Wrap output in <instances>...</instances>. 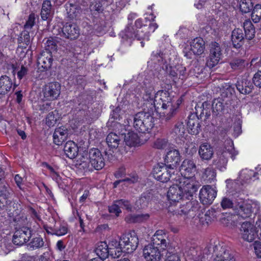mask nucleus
Masks as SVG:
<instances>
[{
  "label": "nucleus",
  "instance_id": "f257e3e1",
  "mask_svg": "<svg viewBox=\"0 0 261 261\" xmlns=\"http://www.w3.org/2000/svg\"><path fill=\"white\" fill-rule=\"evenodd\" d=\"M143 98L145 100L150 102L156 110L161 109L163 111L162 118L166 121L175 115L181 103L180 98H175L168 91L160 90L155 93L152 88L146 91Z\"/></svg>",
  "mask_w": 261,
  "mask_h": 261
},
{
  "label": "nucleus",
  "instance_id": "f03ea898",
  "mask_svg": "<svg viewBox=\"0 0 261 261\" xmlns=\"http://www.w3.org/2000/svg\"><path fill=\"white\" fill-rule=\"evenodd\" d=\"M151 244L145 246L143 256L147 261H160L170 247L169 241L164 231L158 230L151 238Z\"/></svg>",
  "mask_w": 261,
  "mask_h": 261
},
{
  "label": "nucleus",
  "instance_id": "7ed1b4c3",
  "mask_svg": "<svg viewBox=\"0 0 261 261\" xmlns=\"http://www.w3.org/2000/svg\"><path fill=\"white\" fill-rule=\"evenodd\" d=\"M234 206V211L243 218L250 217L255 210L259 208L257 202L250 199H237Z\"/></svg>",
  "mask_w": 261,
  "mask_h": 261
},
{
  "label": "nucleus",
  "instance_id": "20e7f679",
  "mask_svg": "<svg viewBox=\"0 0 261 261\" xmlns=\"http://www.w3.org/2000/svg\"><path fill=\"white\" fill-rule=\"evenodd\" d=\"M134 126L140 133H150L154 126L153 117L148 113H138L134 117Z\"/></svg>",
  "mask_w": 261,
  "mask_h": 261
},
{
  "label": "nucleus",
  "instance_id": "39448f33",
  "mask_svg": "<svg viewBox=\"0 0 261 261\" xmlns=\"http://www.w3.org/2000/svg\"><path fill=\"white\" fill-rule=\"evenodd\" d=\"M177 180L178 186L185 195V198L188 199L193 196L200 186L199 182L195 177H181Z\"/></svg>",
  "mask_w": 261,
  "mask_h": 261
},
{
  "label": "nucleus",
  "instance_id": "423d86ee",
  "mask_svg": "<svg viewBox=\"0 0 261 261\" xmlns=\"http://www.w3.org/2000/svg\"><path fill=\"white\" fill-rule=\"evenodd\" d=\"M238 154V151L235 150L232 140L227 139L224 142V149L220 150L218 152V163L219 165L225 168L227 163L228 155H231V158L233 160Z\"/></svg>",
  "mask_w": 261,
  "mask_h": 261
},
{
  "label": "nucleus",
  "instance_id": "0eeeda50",
  "mask_svg": "<svg viewBox=\"0 0 261 261\" xmlns=\"http://www.w3.org/2000/svg\"><path fill=\"white\" fill-rule=\"evenodd\" d=\"M190 45V48L186 46L183 49L184 56L188 59H192L193 55L200 56L205 51V42L201 37H196L192 40Z\"/></svg>",
  "mask_w": 261,
  "mask_h": 261
},
{
  "label": "nucleus",
  "instance_id": "6e6552de",
  "mask_svg": "<svg viewBox=\"0 0 261 261\" xmlns=\"http://www.w3.org/2000/svg\"><path fill=\"white\" fill-rule=\"evenodd\" d=\"M210 55L206 61V65L213 68L217 65L222 55V49L219 43L213 41L209 44Z\"/></svg>",
  "mask_w": 261,
  "mask_h": 261
},
{
  "label": "nucleus",
  "instance_id": "1a4fd4ad",
  "mask_svg": "<svg viewBox=\"0 0 261 261\" xmlns=\"http://www.w3.org/2000/svg\"><path fill=\"white\" fill-rule=\"evenodd\" d=\"M214 252L213 261H234L233 254L223 243L215 245Z\"/></svg>",
  "mask_w": 261,
  "mask_h": 261
},
{
  "label": "nucleus",
  "instance_id": "9d476101",
  "mask_svg": "<svg viewBox=\"0 0 261 261\" xmlns=\"http://www.w3.org/2000/svg\"><path fill=\"white\" fill-rule=\"evenodd\" d=\"M32 232L31 228L26 226L16 229L13 236V243L18 246L23 245L30 240Z\"/></svg>",
  "mask_w": 261,
  "mask_h": 261
},
{
  "label": "nucleus",
  "instance_id": "9b49d317",
  "mask_svg": "<svg viewBox=\"0 0 261 261\" xmlns=\"http://www.w3.org/2000/svg\"><path fill=\"white\" fill-rule=\"evenodd\" d=\"M43 93L44 98L47 100L57 99L61 93V85L58 82H50L45 85Z\"/></svg>",
  "mask_w": 261,
  "mask_h": 261
},
{
  "label": "nucleus",
  "instance_id": "f8f14e48",
  "mask_svg": "<svg viewBox=\"0 0 261 261\" xmlns=\"http://www.w3.org/2000/svg\"><path fill=\"white\" fill-rule=\"evenodd\" d=\"M257 231L254 224L248 221L243 222L240 228V234L242 238L250 242L253 241L258 236Z\"/></svg>",
  "mask_w": 261,
  "mask_h": 261
},
{
  "label": "nucleus",
  "instance_id": "ddd939ff",
  "mask_svg": "<svg viewBox=\"0 0 261 261\" xmlns=\"http://www.w3.org/2000/svg\"><path fill=\"white\" fill-rule=\"evenodd\" d=\"M89 162L93 169L99 170L105 165V160L100 151L97 148H92L89 152Z\"/></svg>",
  "mask_w": 261,
  "mask_h": 261
},
{
  "label": "nucleus",
  "instance_id": "4468645a",
  "mask_svg": "<svg viewBox=\"0 0 261 261\" xmlns=\"http://www.w3.org/2000/svg\"><path fill=\"white\" fill-rule=\"evenodd\" d=\"M60 34L61 37L66 39L75 40L79 37L80 30L76 24L66 22L61 29V33Z\"/></svg>",
  "mask_w": 261,
  "mask_h": 261
},
{
  "label": "nucleus",
  "instance_id": "2eb2a0df",
  "mask_svg": "<svg viewBox=\"0 0 261 261\" xmlns=\"http://www.w3.org/2000/svg\"><path fill=\"white\" fill-rule=\"evenodd\" d=\"M216 195V190L209 185L204 186L199 192L200 200L204 205L212 204Z\"/></svg>",
  "mask_w": 261,
  "mask_h": 261
},
{
  "label": "nucleus",
  "instance_id": "dca6fc26",
  "mask_svg": "<svg viewBox=\"0 0 261 261\" xmlns=\"http://www.w3.org/2000/svg\"><path fill=\"white\" fill-rule=\"evenodd\" d=\"M196 165L193 161L186 159L180 166V172L182 177H194L193 173L196 170Z\"/></svg>",
  "mask_w": 261,
  "mask_h": 261
},
{
  "label": "nucleus",
  "instance_id": "f3484780",
  "mask_svg": "<svg viewBox=\"0 0 261 261\" xmlns=\"http://www.w3.org/2000/svg\"><path fill=\"white\" fill-rule=\"evenodd\" d=\"M53 62V56L49 51H43L37 59L39 68H42L44 70L50 68Z\"/></svg>",
  "mask_w": 261,
  "mask_h": 261
},
{
  "label": "nucleus",
  "instance_id": "a211bd4d",
  "mask_svg": "<svg viewBox=\"0 0 261 261\" xmlns=\"http://www.w3.org/2000/svg\"><path fill=\"white\" fill-rule=\"evenodd\" d=\"M195 207L193 206L192 203L191 202H187L186 204L183 205L178 209L173 210L172 207H169V211L173 213V214L179 215H187V218L193 217L195 216Z\"/></svg>",
  "mask_w": 261,
  "mask_h": 261
},
{
  "label": "nucleus",
  "instance_id": "6ab92c4d",
  "mask_svg": "<svg viewBox=\"0 0 261 261\" xmlns=\"http://www.w3.org/2000/svg\"><path fill=\"white\" fill-rule=\"evenodd\" d=\"M169 200L172 202H178L184 197H185L183 191L181 190L178 184L171 186L167 193Z\"/></svg>",
  "mask_w": 261,
  "mask_h": 261
},
{
  "label": "nucleus",
  "instance_id": "aec40b11",
  "mask_svg": "<svg viewBox=\"0 0 261 261\" xmlns=\"http://www.w3.org/2000/svg\"><path fill=\"white\" fill-rule=\"evenodd\" d=\"M180 160L179 152L175 149L169 150L166 156L165 162L166 165L175 168Z\"/></svg>",
  "mask_w": 261,
  "mask_h": 261
},
{
  "label": "nucleus",
  "instance_id": "412c9836",
  "mask_svg": "<svg viewBox=\"0 0 261 261\" xmlns=\"http://www.w3.org/2000/svg\"><path fill=\"white\" fill-rule=\"evenodd\" d=\"M158 25L155 22H150L147 27L146 25L143 27L142 30H137L135 35L138 40H149V33L154 32L158 28Z\"/></svg>",
  "mask_w": 261,
  "mask_h": 261
},
{
  "label": "nucleus",
  "instance_id": "4be33fe9",
  "mask_svg": "<svg viewBox=\"0 0 261 261\" xmlns=\"http://www.w3.org/2000/svg\"><path fill=\"white\" fill-rule=\"evenodd\" d=\"M0 210L14 211L18 210V204L16 201L11 199V196H0Z\"/></svg>",
  "mask_w": 261,
  "mask_h": 261
},
{
  "label": "nucleus",
  "instance_id": "5701e85b",
  "mask_svg": "<svg viewBox=\"0 0 261 261\" xmlns=\"http://www.w3.org/2000/svg\"><path fill=\"white\" fill-rule=\"evenodd\" d=\"M200 126L199 118L197 116L195 115H191L189 117L187 127L190 134L192 135L198 134L200 132Z\"/></svg>",
  "mask_w": 261,
  "mask_h": 261
},
{
  "label": "nucleus",
  "instance_id": "b1692460",
  "mask_svg": "<svg viewBox=\"0 0 261 261\" xmlns=\"http://www.w3.org/2000/svg\"><path fill=\"white\" fill-rule=\"evenodd\" d=\"M67 136L68 130L64 126L57 128L53 135L54 142L57 145H60L66 140Z\"/></svg>",
  "mask_w": 261,
  "mask_h": 261
},
{
  "label": "nucleus",
  "instance_id": "393cba45",
  "mask_svg": "<svg viewBox=\"0 0 261 261\" xmlns=\"http://www.w3.org/2000/svg\"><path fill=\"white\" fill-rule=\"evenodd\" d=\"M198 153L202 160H209L214 154V150L210 144L203 143L200 145Z\"/></svg>",
  "mask_w": 261,
  "mask_h": 261
},
{
  "label": "nucleus",
  "instance_id": "a878e982",
  "mask_svg": "<svg viewBox=\"0 0 261 261\" xmlns=\"http://www.w3.org/2000/svg\"><path fill=\"white\" fill-rule=\"evenodd\" d=\"M13 85L10 77L7 75H2L0 77V95H5L11 91Z\"/></svg>",
  "mask_w": 261,
  "mask_h": 261
},
{
  "label": "nucleus",
  "instance_id": "bb28decb",
  "mask_svg": "<svg viewBox=\"0 0 261 261\" xmlns=\"http://www.w3.org/2000/svg\"><path fill=\"white\" fill-rule=\"evenodd\" d=\"M175 172V168L166 165V166H164L161 174L158 175L156 179L162 182H166L174 175Z\"/></svg>",
  "mask_w": 261,
  "mask_h": 261
},
{
  "label": "nucleus",
  "instance_id": "cd10ccee",
  "mask_svg": "<svg viewBox=\"0 0 261 261\" xmlns=\"http://www.w3.org/2000/svg\"><path fill=\"white\" fill-rule=\"evenodd\" d=\"M51 2L49 0L44 1L41 11V17L43 20H50L53 14Z\"/></svg>",
  "mask_w": 261,
  "mask_h": 261
},
{
  "label": "nucleus",
  "instance_id": "c85d7f7f",
  "mask_svg": "<svg viewBox=\"0 0 261 261\" xmlns=\"http://www.w3.org/2000/svg\"><path fill=\"white\" fill-rule=\"evenodd\" d=\"M78 147L76 144L72 141H67L64 145V151L69 159H73L78 154Z\"/></svg>",
  "mask_w": 261,
  "mask_h": 261
},
{
  "label": "nucleus",
  "instance_id": "c756f323",
  "mask_svg": "<svg viewBox=\"0 0 261 261\" xmlns=\"http://www.w3.org/2000/svg\"><path fill=\"white\" fill-rule=\"evenodd\" d=\"M211 105L205 101L202 103L201 106H196L195 107V113L196 116H199L201 119L204 118V119H207L211 115Z\"/></svg>",
  "mask_w": 261,
  "mask_h": 261
},
{
  "label": "nucleus",
  "instance_id": "7c9ffc66",
  "mask_svg": "<svg viewBox=\"0 0 261 261\" xmlns=\"http://www.w3.org/2000/svg\"><path fill=\"white\" fill-rule=\"evenodd\" d=\"M216 173L212 167H208L202 171L201 178L206 183H212L216 180Z\"/></svg>",
  "mask_w": 261,
  "mask_h": 261
},
{
  "label": "nucleus",
  "instance_id": "2f4dec72",
  "mask_svg": "<svg viewBox=\"0 0 261 261\" xmlns=\"http://www.w3.org/2000/svg\"><path fill=\"white\" fill-rule=\"evenodd\" d=\"M244 38L243 31L241 29H234L231 34V40L233 47L236 48H240Z\"/></svg>",
  "mask_w": 261,
  "mask_h": 261
},
{
  "label": "nucleus",
  "instance_id": "473e14b6",
  "mask_svg": "<svg viewBox=\"0 0 261 261\" xmlns=\"http://www.w3.org/2000/svg\"><path fill=\"white\" fill-rule=\"evenodd\" d=\"M65 6L68 18L73 19L79 17L81 13L80 6L72 4H67Z\"/></svg>",
  "mask_w": 261,
  "mask_h": 261
},
{
  "label": "nucleus",
  "instance_id": "72a5a7b5",
  "mask_svg": "<svg viewBox=\"0 0 261 261\" xmlns=\"http://www.w3.org/2000/svg\"><path fill=\"white\" fill-rule=\"evenodd\" d=\"M109 246L106 242H102L96 248L95 251L101 260L109 256Z\"/></svg>",
  "mask_w": 261,
  "mask_h": 261
},
{
  "label": "nucleus",
  "instance_id": "f704fd0d",
  "mask_svg": "<svg viewBox=\"0 0 261 261\" xmlns=\"http://www.w3.org/2000/svg\"><path fill=\"white\" fill-rule=\"evenodd\" d=\"M224 109V100L222 98H218L213 100L212 104V109L214 115L217 116L220 114Z\"/></svg>",
  "mask_w": 261,
  "mask_h": 261
},
{
  "label": "nucleus",
  "instance_id": "c9c22d12",
  "mask_svg": "<svg viewBox=\"0 0 261 261\" xmlns=\"http://www.w3.org/2000/svg\"><path fill=\"white\" fill-rule=\"evenodd\" d=\"M243 27L246 38L248 40L253 38L255 36V30L251 21L249 19L246 20L243 23Z\"/></svg>",
  "mask_w": 261,
  "mask_h": 261
},
{
  "label": "nucleus",
  "instance_id": "e433bc0d",
  "mask_svg": "<svg viewBox=\"0 0 261 261\" xmlns=\"http://www.w3.org/2000/svg\"><path fill=\"white\" fill-rule=\"evenodd\" d=\"M257 173L248 169H243L239 173L238 180L243 184L247 182L251 178L252 176L255 177Z\"/></svg>",
  "mask_w": 261,
  "mask_h": 261
},
{
  "label": "nucleus",
  "instance_id": "4c0bfd02",
  "mask_svg": "<svg viewBox=\"0 0 261 261\" xmlns=\"http://www.w3.org/2000/svg\"><path fill=\"white\" fill-rule=\"evenodd\" d=\"M120 141V137L114 133H110L106 138L107 143L108 146L111 148H117Z\"/></svg>",
  "mask_w": 261,
  "mask_h": 261
},
{
  "label": "nucleus",
  "instance_id": "58836bf2",
  "mask_svg": "<svg viewBox=\"0 0 261 261\" xmlns=\"http://www.w3.org/2000/svg\"><path fill=\"white\" fill-rule=\"evenodd\" d=\"M172 133L174 134L175 136L183 141V139L185 138L186 134V129L184 123L181 122H177L174 126Z\"/></svg>",
  "mask_w": 261,
  "mask_h": 261
},
{
  "label": "nucleus",
  "instance_id": "ea45409f",
  "mask_svg": "<svg viewBox=\"0 0 261 261\" xmlns=\"http://www.w3.org/2000/svg\"><path fill=\"white\" fill-rule=\"evenodd\" d=\"M170 74L173 77H177L182 79L186 74V68L181 65H178L175 67H171Z\"/></svg>",
  "mask_w": 261,
  "mask_h": 261
},
{
  "label": "nucleus",
  "instance_id": "a19ab883",
  "mask_svg": "<svg viewBox=\"0 0 261 261\" xmlns=\"http://www.w3.org/2000/svg\"><path fill=\"white\" fill-rule=\"evenodd\" d=\"M151 200V195L149 193H144L136 202V205L138 208L146 207Z\"/></svg>",
  "mask_w": 261,
  "mask_h": 261
},
{
  "label": "nucleus",
  "instance_id": "79ce46f5",
  "mask_svg": "<svg viewBox=\"0 0 261 261\" xmlns=\"http://www.w3.org/2000/svg\"><path fill=\"white\" fill-rule=\"evenodd\" d=\"M45 51H49L50 54L53 51H56L57 49V40L53 37H49L45 43Z\"/></svg>",
  "mask_w": 261,
  "mask_h": 261
},
{
  "label": "nucleus",
  "instance_id": "37998d69",
  "mask_svg": "<svg viewBox=\"0 0 261 261\" xmlns=\"http://www.w3.org/2000/svg\"><path fill=\"white\" fill-rule=\"evenodd\" d=\"M44 242L43 239L40 236H37L33 238L31 240L29 246L30 248L33 249H39L44 246Z\"/></svg>",
  "mask_w": 261,
  "mask_h": 261
},
{
  "label": "nucleus",
  "instance_id": "c03bdc74",
  "mask_svg": "<svg viewBox=\"0 0 261 261\" xmlns=\"http://www.w3.org/2000/svg\"><path fill=\"white\" fill-rule=\"evenodd\" d=\"M169 145L168 140L165 138H158L153 143L152 146L153 148L158 149H164Z\"/></svg>",
  "mask_w": 261,
  "mask_h": 261
},
{
  "label": "nucleus",
  "instance_id": "a18cd8bd",
  "mask_svg": "<svg viewBox=\"0 0 261 261\" xmlns=\"http://www.w3.org/2000/svg\"><path fill=\"white\" fill-rule=\"evenodd\" d=\"M12 191L6 180L0 182V196H11Z\"/></svg>",
  "mask_w": 261,
  "mask_h": 261
},
{
  "label": "nucleus",
  "instance_id": "49530a36",
  "mask_svg": "<svg viewBox=\"0 0 261 261\" xmlns=\"http://www.w3.org/2000/svg\"><path fill=\"white\" fill-rule=\"evenodd\" d=\"M76 165L80 169H83L85 171H92L93 168L90 165L89 159H86L83 157L80 161H77Z\"/></svg>",
  "mask_w": 261,
  "mask_h": 261
},
{
  "label": "nucleus",
  "instance_id": "de8ad7c7",
  "mask_svg": "<svg viewBox=\"0 0 261 261\" xmlns=\"http://www.w3.org/2000/svg\"><path fill=\"white\" fill-rule=\"evenodd\" d=\"M191 255L189 256L190 261H203L205 256L201 250L198 251L194 249L191 251Z\"/></svg>",
  "mask_w": 261,
  "mask_h": 261
},
{
  "label": "nucleus",
  "instance_id": "09e8293b",
  "mask_svg": "<svg viewBox=\"0 0 261 261\" xmlns=\"http://www.w3.org/2000/svg\"><path fill=\"white\" fill-rule=\"evenodd\" d=\"M251 19L255 23L258 22L261 19V5L257 4L254 7L252 14Z\"/></svg>",
  "mask_w": 261,
  "mask_h": 261
},
{
  "label": "nucleus",
  "instance_id": "8fccbe9b",
  "mask_svg": "<svg viewBox=\"0 0 261 261\" xmlns=\"http://www.w3.org/2000/svg\"><path fill=\"white\" fill-rule=\"evenodd\" d=\"M253 4L251 0H241L240 3V10L244 13H248L252 10Z\"/></svg>",
  "mask_w": 261,
  "mask_h": 261
},
{
  "label": "nucleus",
  "instance_id": "3c124183",
  "mask_svg": "<svg viewBox=\"0 0 261 261\" xmlns=\"http://www.w3.org/2000/svg\"><path fill=\"white\" fill-rule=\"evenodd\" d=\"M5 66L8 70H11V72L13 75L16 74V70L18 67L17 61L15 59H10L6 61Z\"/></svg>",
  "mask_w": 261,
  "mask_h": 261
},
{
  "label": "nucleus",
  "instance_id": "603ef678",
  "mask_svg": "<svg viewBox=\"0 0 261 261\" xmlns=\"http://www.w3.org/2000/svg\"><path fill=\"white\" fill-rule=\"evenodd\" d=\"M55 113L57 114L56 111L49 112L46 117V124L49 127L54 126L57 122V118L55 116Z\"/></svg>",
  "mask_w": 261,
  "mask_h": 261
},
{
  "label": "nucleus",
  "instance_id": "864d4df0",
  "mask_svg": "<svg viewBox=\"0 0 261 261\" xmlns=\"http://www.w3.org/2000/svg\"><path fill=\"white\" fill-rule=\"evenodd\" d=\"M142 135L139 136L135 133H132V147L140 146L145 143V141L142 140L141 137Z\"/></svg>",
  "mask_w": 261,
  "mask_h": 261
},
{
  "label": "nucleus",
  "instance_id": "5fc2aeb1",
  "mask_svg": "<svg viewBox=\"0 0 261 261\" xmlns=\"http://www.w3.org/2000/svg\"><path fill=\"white\" fill-rule=\"evenodd\" d=\"M54 226L56 236H62L67 233L68 228L66 226L61 224L58 225L57 224H55Z\"/></svg>",
  "mask_w": 261,
  "mask_h": 261
},
{
  "label": "nucleus",
  "instance_id": "6e6d98bb",
  "mask_svg": "<svg viewBox=\"0 0 261 261\" xmlns=\"http://www.w3.org/2000/svg\"><path fill=\"white\" fill-rule=\"evenodd\" d=\"M122 247L117 248L109 247V256H110L113 258H117L119 257L123 252Z\"/></svg>",
  "mask_w": 261,
  "mask_h": 261
},
{
  "label": "nucleus",
  "instance_id": "4d7b16f0",
  "mask_svg": "<svg viewBox=\"0 0 261 261\" xmlns=\"http://www.w3.org/2000/svg\"><path fill=\"white\" fill-rule=\"evenodd\" d=\"M18 41L19 43H23L26 45H28L30 42V36L29 33L27 31L22 32L20 36L18 38Z\"/></svg>",
  "mask_w": 261,
  "mask_h": 261
},
{
  "label": "nucleus",
  "instance_id": "13d9d810",
  "mask_svg": "<svg viewBox=\"0 0 261 261\" xmlns=\"http://www.w3.org/2000/svg\"><path fill=\"white\" fill-rule=\"evenodd\" d=\"M231 68L234 70L241 69L245 67V61L243 59H238L234 60L230 63Z\"/></svg>",
  "mask_w": 261,
  "mask_h": 261
},
{
  "label": "nucleus",
  "instance_id": "bf43d9fd",
  "mask_svg": "<svg viewBox=\"0 0 261 261\" xmlns=\"http://www.w3.org/2000/svg\"><path fill=\"white\" fill-rule=\"evenodd\" d=\"M221 205L223 209L232 208L234 211L235 201L233 202L231 199L224 197L221 201Z\"/></svg>",
  "mask_w": 261,
  "mask_h": 261
},
{
  "label": "nucleus",
  "instance_id": "052dcab7",
  "mask_svg": "<svg viewBox=\"0 0 261 261\" xmlns=\"http://www.w3.org/2000/svg\"><path fill=\"white\" fill-rule=\"evenodd\" d=\"M35 19L36 17L34 13H31L30 14L28 19L24 25V29L25 30L31 29L35 24Z\"/></svg>",
  "mask_w": 261,
  "mask_h": 261
},
{
  "label": "nucleus",
  "instance_id": "680f3d73",
  "mask_svg": "<svg viewBox=\"0 0 261 261\" xmlns=\"http://www.w3.org/2000/svg\"><path fill=\"white\" fill-rule=\"evenodd\" d=\"M90 8L91 10L96 11L98 12H102L103 10L101 3L99 1L91 2Z\"/></svg>",
  "mask_w": 261,
  "mask_h": 261
},
{
  "label": "nucleus",
  "instance_id": "e2e57ef3",
  "mask_svg": "<svg viewBox=\"0 0 261 261\" xmlns=\"http://www.w3.org/2000/svg\"><path fill=\"white\" fill-rule=\"evenodd\" d=\"M108 209L110 213L114 214L116 216H118L119 214L121 213L119 204L116 202L112 205L109 206Z\"/></svg>",
  "mask_w": 261,
  "mask_h": 261
},
{
  "label": "nucleus",
  "instance_id": "0e129e2a",
  "mask_svg": "<svg viewBox=\"0 0 261 261\" xmlns=\"http://www.w3.org/2000/svg\"><path fill=\"white\" fill-rule=\"evenodd\" d=\"M149 216L147 214H139L132 216V222H141L148 219Z\"/></svg>",
  "mask_w": 261,
  "mask_h": 261
},
{
  "label": "nucleus",
  "instance_id": "69168bd1",
  "mask_svg": "<svg viewBox=\"0 0 261 261\" xmlns=\"http://www.w3.org/2000/svg\"><path fill=\"white\" fill-rule=\"evenodd\" d=\"M168 254H165L166 256V258L165 261H180L179 257L175 253H171L170 252V247L169 249L167 250Z\"/></svg>",
  "mask_w": 261,
  "mask_h": 261
},
{
  "label": "nucleus",
  "instance_id": "338daca9",
  "mask_svg": "<svg viewBox=\"0 0 261 261\" xmlns=\"http://www.w3.org/2000/svg\"><path fill=\"white\" fill-rule=\"evenodd\" d=\"M220 222L226 226H228L231 224L232 216L229 214L223 215L220 218Z\"/></svg>",
  "mask_w": 261,
  "mask_h": 261
},
{
  "label": "nucleus",
  "instance_id": "774afa93",
  "mask_svg": "<svg viewBox=\"0 0 261 261\" xmlns=\"http://www.w3.org/2000/svg\"><path fill=\"white\" fill-rule=\"evenodd\" d=\"M253 82L256 86L261 88V71H258L254 75Z\"/></svg>",
  "mask_w": 261,
  "mask_h": 261
}]
</instances>
